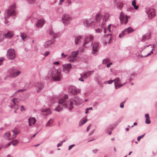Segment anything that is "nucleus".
Returning a JSON list of instances; mask_svg holds the SVG:
<instances>
[{
	"instance_id": "40",
	"label": "nucleus",
	"mask_w": 157,
	"mask_h": 157,
	"mask_svg": "<svg viewBox=\"0 0 157 157\" xmlns=\"http://www.w3.org/2000/svg\"><path fill=\"white\" fill-rule=\"evenodd\" d=\"M95 31L96 33H100L102 32V30L101 28H98L95 29Z\"/></svg>"
},
{
	"instance_id": "53",
	"label": "nucleus",
	"mask_w": 157,
	"mask_h": 157,
	"mask_svg": "<svg viewBox=\"0 0 157 157\" xmlns=\"http://www.w3.org/2000/svg\"><path fill=\"white\" fill-rule=\"evenodd\" d=\"M145 117L146 119H150V117H149L148 114H145Z\"/></svg>"
},
{
	"instance_id": "38",
	"label": "nucleus",
	"mask_w": 157,
	"mask_h": 157,
	"mask_svg": "<svg viewBox=\"0 0 157 157\" xmlns=\"http://www.w3.org/2000/svg\"><path fill=\"white\" fill-rule=\"evenodd\" d=\"M11 142L13 146H15L18 143L19 141L17 140H15Z\"/></svg>"
},
{
	"instance_id": "21",
	"label": "nucleus",
	"mask_w": 157,
	"mask_h": 157,
	"mask_svg": "<svg viewBox=\"0 0 157 157\" xmlns=\"http://www.w3.org/2000/svg\"><path fill=\"white\" fill-rule=\"evenodd\" d=\"M12 131L13 133L12 136V139L15 138L16 137L17 135L20 133V131L17 129L12 130Z\"/></svg>"
},
{
	"instance_id": "1",
	"label": "nucleus",
	"mask_w": 157,
	"mask_h": 157,
	"mask_svg": "<svg viewBox=\"0 0 157 157\" xmlns=\"http://www.w3.org/2000/svg\"><path fill=\"white\" fill-rule=\"evenodd\" d=\"M68 96L67 94H64L62 98L59 100V103L63 104L66 105V108L71 111L74 108V103L76 105H80L83 102L82 100L77 96H75L70 99V101H68Z\"/></svg>"
},
{
	"instance_id": "12",
	"label": "nucleus",
	"mask_w": 157,
	"mask_h": 157,
	"mask_svg": "<svg viewBox=\"0 0 157 157\" xmlns=\"http://www.w3.org/2000/svg\"><path fill=\"white\" fill-rule=\"evenodd\" d=\"M113 81L114 82L115 87L116 89L122 86L126 83V82H125L123 84H119L120 82H121V80L119 78H116L113 80Z\"/></svg>"
},
{
	"instance_id": "59",
	"label": "nucleus",
	"mask_w": 157,
	"mask_h": 157,
	"mask_svg": "<svg viewBox=\"0 0 157 157\" xmlns=\"http://www.w3.org/2000/svg\"><path fill=\"white\" fill-rule=\"evenodd\" d=\"M86 121H87V120H82V122H81L82 123L81 125H82L83 124H84L85 123Z\"/></svg>"
},
{
	"instance_id": "7",
	"label": "nucleus",
	"mask_w": 157,
	"mask_h": 157,
	"mask_svg": "<svg viewBox=\"0 0 157 157\" xmlns=\"http://www.w3.org/2000/svg\"><path fill=\"white\" fill-rule=\"evenodd\" d=\"M7 56L10 59H14L15 57V54L14 50L12 48L9 49L7 52Z\"/></svg>"
},
{
	"instance_id": "45",
	"label": "nucleus",
	"mask_w": 157,
	"mask_h": 157,
	"mask_svg": "<svg viewBox=\"0 0 157 157\" xmlns=\"http://www.w3.org/2000/svg\"><path fill=\"white\" fill-rule=\"evenodd\" d=\"M50 54V52L49 51H47L45 52L43 54V55L45 56H48Z\"/></svg>"
},
{
	"instance_id": "22",
	"label": "nucleus",
	"mask_w": 157,
	"mask_h": 157,
	"mask_svg": "<svg viewBox=\"0 0 157 157\" xmlns=\"http://www.w3.org/2000/svg\"><path fill=\"white\" fill-rule=\"evenodd\" d=\"M40 110L42 112L46 113L47 114H50L52 113V111L49 108L45 109L43 108L40 109Z\"/></svg>"
},
{
	"instance_id": "60",
	"label": "nucleus",
	"mask_w": 157,
	"mask_h": 157,
	"mask_svg": "<svg viewBox=\"0 0 157 157\" xmlns=\"http://www.w3.org/2000/svg\"><path fill=\"white\" fill-rule=\"evenodd\" d=\"M59 61H56L53 63L54 65H59Z\"/></svg>"
},
{
	"instance_id": "29",
	"label": "nucleus",
	"mask_w": 157,
	"mask_h": 157,
	"mask_svg": "<svg viewBox=\"0 0 157 157\" xmlns=\"http://www.w3.org/2000/svg\"><path fill=\"white\" fill-rule=\"evenodd\" d=\"M109 15L108 13H105L102 16V20L103 21V22H104V21H105L108 20L109 19Z\"/></svg>"
},
{
	"instance_id": "47",
	"label": "nucleus",
	"mask_w": 157,
	"mask_h": 157,
	"mask_svg": "<svg viewBox=\"0 0 157 157\" xmlns=\"http://www.w3.org/2000/svg\"><path fill=\"white\" fill-rule=\"evenodd\" d=\"M20 36L21 38V39L25 41V39L26 38V36L22 34H21L20 35Z\"/></svg>"
},
{
	"instance_id": "58",
	"label": "nucleus",
	"mask_w": 157,
	"mask_h": 157,
	"mask_svg": "<svg viewBox=\"0 0 157 157\" xmlns=\"http://www.w3.org/2000/svg\"><path fill=\"white\" fill-rule=\"evenodd\" d=\"M94 130H92L90 132V133L89 134V136L91 135L94 132Z\"/></svg>"
},
{
	"instance_id": "11",
	"label": "nucleus",
	"mask_w": 157,
	"mask_h": 157,
	"mask_svg": "<svg viewBox=\"0 0 157 157\" xmlns=\"http://www.w3.org/2000/svg\"><path fill=\"white\" fill-rule=\"evenodd\" d=\"M83 24L86 27H89L94 26L95 25V22L91 21L90 19H85L83 20Z\"/></svg>"
},
{
	"instance_id": "24",
	"label": "nucleus",
	"mask_w": 157,
	"mask_h": 157,
	"mask_svg": "<svg viewBox=\"0 0 157 157\" xmlns=\"http://www.w3.org/2000/svg\"><path fill=\"white\" fill-rule=\"evenodd\" d=\"M82 36H77L75 40V42L76 44H79L81 41L82 40Z\"/></svg>"
},
{
	"instance_id": "61",
	"label": "nucleus",
	"mask_w": 157,
	"mask_h": 157,
	"mask_svg": "<svg viewBox=\"0 0 157 157\" xmlns=\"http://www.w3.org/2000/svg\"><path fill=\"white\" fill-rule=\"evenodd\" d=\"M150 55H151L149 53L147 55H146V56H142L141 57V58H142V57H147V56H149Z\"/></svg>"
},
{
	"instance_id": "49",
	"label": "nucleus",
	"mask_w": 157,
	"mask_h": 157,
	"mask_svg": "<svg viewBox=\"0 0 157 157\" xmlns=\"http://www.w3.org/2000/svg\"><path fill=\"white\" fill-rule=\"evenodd\" d=\"M149 119H146L145 121V122L147 124H149L151 123V121Z\"/></svg>"
},
{
	"instance_id": "25",
	"label": "nucleus",
	"mask_w": 157,
	"mask_h": 157,
	"mask_svg": "<svg viewBox=\"0 0 157 157\" xmlns=\"http://www.w3.org/2000/svg\"><path fill=\"white\" fill-rule=\"evenodd\" d=\"M150 37L151 35L150 33H147L143 36L142 40L143 41L147 40L150 38Z\"/></svg>"
},
{
	"instance_id": "5",
	"label": "nucleus",
	"mask_w": 157,
	"mask_h": 157,
	"mask_svg": "<svg viewBox=\"0 0 157 157\" xmlns=\"http://www.w3.org/2000/svg\"><path fill=\"white\" fill-rule=\"evenodd\" d=\"M62 20L64 25L66 26L70 23L72 18L68 14H66L63 15Z\"/></svg>"
},
{
	"instance_id": "20",
	"label": "nucleus",
	"mask_w": 157,
	"mask_h": 157,
	"mask_svg": "<svg viewBox=\"0 0 157 157\" xmlns=\"http://www.w3.org/2000/svg\"><path fill=\"white\" fill-rule=\"evenodd\" d=\"M36 120L35 118L33 117H30L29 119V126H30L31 125L35 124Z\"/></svg>"
},
{
	"instance_id": "28",
	"label": "nucleus",
	"mask_w": 157,
	"mask_h": 157,
	"mask_svg": "<svg viewBox=\"0 0 157 157\" xmlns=\"http://www.w3.org/2000/svg\"><path fill=\"white\" fill-rule=\"evenodd\" d=\"M11 135V134L9 132H6L3 135V137L6 140H11V138H10V136Z\"/></svg>"
},
{
	"instance_id": "64",
	"label": "nucleus",
	"mask_w": 157,
	"mask_h": 157,
	"mask_svg": "<svg viewBox=\"0 0 157 157\" xmlns=\"http://www.w3.org/2000/svg\"><path fill=\"white\" fill-rule=\"evenodd\" d=\"M67 2L69 4L71 3V0H67Z\"/></svg>"
},
{
	"instance_id": "2",
	"label": "nucleus",
	"mask_w": 157,
	"mask_h": 157,
	"mask_svg": "<svg viewBox=\"0 0 157 157\" xmlns=\"http://www.w3.org/2000/svg\"><path fill=\"white\" fill-rule=\"evenodd\" d=\"M61 72L60 69H58L57 70L51 69L49 71L48 77H50L52 80L59 81L61 77Z\"/></svg>"
},
{
	"instance_id": "4",
	"label": "nucleus",
	"mask_w": 157,
	"mask_h": 157,
	"mask_svg": "<svg viewBox=\"0 0 157 157\" xmlns=\"http://www.w3.org/2000/svg\"><path fill=\"white\" fill-rule=\"evenodd\" d=\"M94 37L92 35H89L86 37L84 43V45L86 47H88L92 45Z\"/></svg>"
},
{
	"instance_id": "18",
	"label": "nucleus",
	"mask_w": 157,
	"mask_h": 157,
	"mask_svg": "<svg viewBox=\"0 0 157 157\" xmlns=\"http://www.w3.org/2000/svg\"><path fill=\"white\" fill-rule=\"evenodd\" d=\"M94 71H90L82 74V76L84 78H86L91 75L93 73Z\"/></svg>"
},
{
	"instance_id": "27",
	"label": "nucleus",
	"mask_w": 157,
	"mask_h": 157,
	"mask_svg": "<svg viewBox=\"0 0 157 157\" xmlns=\"http://www.w3.org/2000/svg\"><path fill=\"white\" fill-rule=\"evenodd\" d=\"M116 5L117 8L121 10L122 8H123L124 6V4L123 2H117Z\"/></svg>"
},
{
	"instance_id": "39",
	"label": "nucleus",
	"mask_w": 157,
	"mask_h": 157,
	"mask_svg": "<svg viewBox=\"0 0 157 157\" xmlns=\"http://www.w3.org/2000/svg\"><path fill=\"white\" fill-rule=\"evenodd\" d=\"M122 120H123V118H121L119 119L115 123V127H116L117 125L122 121Z\"/></svg>"
},
{
	"instance_id": "51",
	"label": "nucleus",
	"mask_w": 157,
	"mask_h": 157,
	"mask_svg": "<svg viewBox=\"0 0 157 157\" xmlns=\"http://www.w3.org/2000/svg\"><path fill=\"white\" fill-rule=\"evenodd\" d=\"M11 143V142H10L8 144H7L6 145H5V146H4V148H7L9 146H10V145Z\"/></svg>"
},
{
	"instance_id": "6",
	"label": "nucleus",
	"mask_w": 157,
	"mask_h": 157,
	"mask_svg": "<svg viewBox=\"0 0 157 157\" xmlns=\"http://www.w3.org/2000/svg\"><path fill=\"white\" fill-rule=\"evenodd\" d=\"M68 91L70 94L72 96L76 95L80 92V90L79 89L73 86L69 87Z\"/></svg>"
},
{
	"instance_id": "33",
	"label": "nucleus",
	"mask_w": 157,
	"mask_h": 157,
	"mask_svg": "<svg viewBox=\"0 0 157 157\" xmlns=\"http://www.w3.org/2000/svg\"><path fill=\"white\" fill-rule=\"evenodd\" d=\"M136 0L133 1L132 2V5L134 7V9L136 10H137L138 9L139 6L138 5H136Z\"/></svg>"
},
{
	"instance_id": "16",
	"label": "nucleus",
	"mask_w": 157,
	"mask_h": 157,
	"mask_svg": "<svg viewBox=\"0 0 157 157\" xmlns=\"http://www.w3.org/2000/svg\"><path fill=\"white\" fill-rule=\"evenodd\" d=\"M20 72H21L20 71L17 72L13 69L10 70L9 71L10 76L12 77H15L18 76Z\"/></svg>"
},
{
	"instance_id": "42",
	"label": "nucleus",
	"mask_w": 157,
	"mask_h": 157,
	"mask_svg": "<svg viewBox=\"0 0 157 157\" xmlns=\"http://www.w3.org/2000/svg\"><path fill=\"white\" fill-rule=\"evenodd\" d=\"M145 134L144 133L142 135L139 136L138 137L137 139L138 141H140V140L141 139V138L144 136Z\"/></svg>"
},
{
	"instance_id": "37",
	"label": "nucleus",
	"mask_w": 157,
	"mask_h": 157,
	"mask_svg": "<svg viewBox=\"0 0 157 157\" xmlns=\"http://www.w3.org/2000/svg\"><path fill=\"white\" fill-rule=\"evenodd\" d=\"M127 34V32H126L125 30L124 29L122 31L121 33L119 35V37L120 38H122L124 36L125 34Z\"/></svg>"
},
{
	"instance_id": "34",
	"label": "nucleus",
	"mask_w": 157,
	"mask_h": 157,
	"mask_svg": "<svg viewBox=\"0 0 157 157\" xmlns=\"http://www.w3.org/2000/svg\"><path fill=\"white\" fill-rule=\"evenodd\" d=\"M101 28L102 30H103L104 33H105V25L104 22H103L101 24Z\"/></svg>"
},
{
	"instance_id": "35",
	"label": "nucleus",
	"mask_w": 157,
	"mask_h": 157,
	"mask_svg": "<svg viewBox=\"0 0 157 157\" xmlns=\"http://www.w3.org/2000/svg\"><path fill=\"white\" fill-rule=\"evenodd\" d=\"M13 33L10 32H8L5 35V36L7 38H11L13 36Z\"/></svg>"
},
{
	"instance_id": "17",
	"label": "nucleus",
	"mask_w": 157,
	"mask_h": 157,
	"mask_svg": "<svg viewBox=\"0 0 157 157\" xmlns=\"http://www.w3.org/2000/svg\"><path fill=\"white\" fill-rule=\"evenodd\" d=\"M102 17V15L101 13V12H99L96 14V17L95 18V19L96 22H100Z\"/></svg>"
},
{
	"instance_id": "44",
	"label": "nucleus",
	"mask_w": 157,
	"mask_h": 157,
	"mask_svg": "<svg viewBox=\"0 0 157 157\" xmlns=\"http://www.w3.org/2000/svg\"><path fill=\"white\" fill-rule=\"evenodd\" d=\"M5 60L4 57H2L0 58V66L3 63V62Z\"/></svg>"
},
{
	"instance_id": "14",
	"label": "nucleus",
	"mask_w": 157,
	"mask_h": 157,
	"mask_svg": "<svg viewBox=\"0 0 157 157\" xmlns=\"http://www.w3.org/2000/svg\"><path fill=\"white\" fill-rule=\"evenodd\" d=\"M63 71L68 74L70 71L71 68V65L70 64H66L63 65Z\"/></svg>"
},
{
	"instance_id": "46",
	"label": "nucleus",
	"mask_w": 157,
	"mask_h": 157,
	"mask_svg": "<svg viewBox=\"0 0 157 157\" xmlns=\"http://www.w3.org/2000/svg\"><path fill=\"white\" fill-rule=\"evenodd\" d=\"M10 107L12 109V108H14V109H18V106H17V107H16L15 105H10Z\"/></svg>"
},
{
	"instance_id": "56",
	"label": "nucleus",
	"mask_w": 157,
	"mask_h": 157,
	"mask_svg": "<svg viewBox=\"0 0 157 157\" xmlns=\"http://www.w3.org/2000/svg\"><path fill=\"white\" fill-rule=\"evenodd\" d=\"M98 151V150L97 149H94L92 150L94 154L96 153Z\"/></svg>"
},
{
	"instance_id": "3",
	"label": "nucleus",
	"mask_w": 157,
	"mask_h": 157,
	"mask_svg": "<svg viewBox=\"0 0 157 157\" xmlns=\"http://www.w3.org/2000/svg\"><path fill=\"white\" fill-rule=\"evenodd\" d=\"M14 9V5H13L10 7L5 12V14L6 15L4 17V19H5L4 22L5 24L8 22V21H6V20L8 17H9L15 16L16 12L15 10Z\"/></svg>"
},
{
	"instance_id": "9",
	"label": "nucleus",
	"mask_w": 157,
	"mask_h": 157,
	"mask_svg": "<svg viewBox=\"0 0 157 157\" xmlns=\"http://www.w3.org/2000/svg\"><path fill=\"white\" fill-rule=\"evenodd\" d=\"M146 12L150 18H152L155 15V10L153 8H147L146 9Z\"/></svg>"
},
{
	"instance_id": "15",
	"label": "nucleus",
	"mask_w": 157,
	"mask_h": 157,
	"mask_svg": "<svg viewBox=\"0 0 157 157\" xmlns=\"http://www.w3.org/2000/svg\"><path fill=\"white\" fill-rule=\"evenodd\" d=\"M36 87V91L37 93L41 92L44 88V85L41 83H37L35 86Z\"/></svg>"
},
{
	"instance_id": "63",
	"label": "nucleus",
	"mask_w": 157,
	"mask_h": 157,
	"mask_svg": "<svg viewBox=\"0 0 157 157\" xmlns=\"http://www.w3.org/2000/svg\"><path fill=\"white\" fill-rule=\"evenodd\" d=\"M20 110H21V111H23V110H25V109L24 108V107L23 106H21Z\"/></svg>"
},
{
	"instance_id": "19",
	"label": "nucleus",
	"mask_w": 157,
	"mask_h": 157,
	"mask_svg": "<svg viewBox=\"0 0 157 157\" xmlns=\"http://www.w3.org/2000/svg\"><path fill=\"white\" fill-rule=\"evenodd\" d=\"M58 103H59V101H58ZM59 105H58L55 109L56 111L58 112L61 111L63 109V106H65L66 107V105H63V104H59Z\"/></svg>"
},
{
	"instance_id": "57",
	"label": "nucleus",
	"mask_w": 157,
	"mask_h": 157,
	"mask_svg": "<svg viewBox=\"0 0 157 157\" xmlns=\"http://www.w3.org/2000/svg\"><path fill=\"white\" fill-rule=\"evenodd\" d=\"M64 0H60L59 5H62V3L64 2Z\"/></svg>"
},
{
	"instance_id": "31",
	"label": "nucleus",
	"mask_w": 157,
	"mask_h": 157,
	"mask_svg": "<svg viewBox=\"0 0 157 157\" xmlns=\"http://www.w3.org/2000/svg\"><path fill=\"white\" fill-rule=\"evenodd\" d=\"M12 102L13 104V105H15L16 107L18 106V104L17 102L19 101V99L16 98H14L12 99Z\"/></svg>"
},
{
	"instance_id": "50",
	"label": "nucleus",
	"mask_w": 157,
	"mask_h": 157,
	"mask_svg": "<svg viewBox=\"0 0 157 157\" xmlns=\"http://www.w3.org/2000/svg\"><path fill=\"white\" fill-rule=\"evenodd\" d=\"M28 2L30 3H34L36 0H26Z\"/></svg>"
},
{
	"instance_id": "26",
	"label": "nucleus",
	"mask_w": 157,
	"mask_h": 157,
	"mask_svg": "<svg viewBox=\"0 0 157 157\" xmlns=\"http://www.w3.org/2000/svg\"><path fill=\"white\" fill-rule=\"evenodd\" d=\"M45 23V21L42 19L40 20L38 22L36 25L38 28L41 27Z\"/></svg>"
},
{
	"instance_id": "30",
	"label": "nucleus",
	"mask_w": 157,
	"mask_h": 157,
	"mask_svg": "<svg viewBox=\"0 0 157 157\" xmlns=\"http://www.w3.org/2000/svg\"><path fill=\"white\" fill-rule=\"evenodd\" d=\"M52 41L51 40H48L45 43L44 47L46 48H49L52 44Z\"/></svg>"
},
{
	"instance_id": "41",
	"label": "nucleus",
	"mask_w": 157,
	"mask_h": 157,
	"mask_svg": "<svg viewBox=\"0 0 157 157\" xmlns=\"http://www.w3.org/2000/svg\"><path fill=\"white\" fill-rule=\"evenodd\" d=\"M114 82L113 80H110L109 81H105L104 82V84H106L107 83L109 84H111L113 82Z\"/></svg>"
},
{
	"instance_id": "32",
	"label": "nucleus",
	"mask_w": 157,
	"mask_h": 157,
	"mask_svg": "<svg viewBox=\"0 0 157 157\" xmlns=\"http://www.w3.org/2000/svg\"><path fill=\"white\" fill-rule=\"evenodd\" d=\"M54 121V119H50L47 122L46 125V126L48 127L51 126Z\"/></svg>"
},
{
	"instance_id": "36",
	"label": "nucleus",
	"mask_w": 157,
	"mask_h": 157,
	"mask_svg": "<svg viewBox=\"0 0 157 157\" xmlns=\"http://www.w3.org/2000/svg\"><path fill=\"white\" fill-rule=\"evenodd\" d=\"M125 30L127 34L133 31L132 28L131 27H129L128 28L125 29Z\"/></svg>"
},
{
	"instance_id": "55",
	"label": "nucleus",
	"mask_w": 157,
	"mask_h": 157,
	"mask_svg": "<svg viewBox=\"0 0 157 157\" xmlns=\"http://www.w3.org/2000/svg\"><path fill=\"white\" fill-rule=\"evenodd\" d=\"M63 145V142H61L59 144H58L57 145V147H59Z\"/></svg>"
},
{
	"instance_id": "54",
	"label": "nucleus",
	"mask_w": 157,
	"mask_h": 157,
	"mask_svg": "<svg viewBox=\"0 0 157 157\" xmlns=\"http://www.w3.org/2000/svg\"><path fill=\"white\" fill-rule=\"evenodd\" d=\"M67 56V55L64 54L63 53H62L61 54V56L62 57V58H66Z\"/></svg>"
},
{
	"instance_id": "62",
	"label": "nucleus",
	"mask_w": 157,
	"mask_h": 157,
	"mask_svg": "<svg viewBox=\"0 0 157 157\" xmlns=\"http://www.w3.org/2000/svg\"><path fill=\"white\" fill-rule=\"evenodd\" d=\"M25 90L26 89H25L19 90L17 91V92H23L24 91H25Z\"/></svg>"
},
{
	"instance_id": "10",
	"label": "nucleus",
	"mask_w": 157,
	"mask_h": 157,
	"mask_svg": "<svg viewBox=\"0 0 157 157\" xmlns=\"http://www.w3.org/2000/svg\"><path fill=\"white\" fill-rule=\"evenodd\" d=\"M78 53L79 52L78 50L72 52L71 55L68 58V60L71 62H74Z\"/></svg>"
},
{
	"instance_id": "52",
	"label": "nucleus",
	"mask_w": 157,
	"mask_h": 157,
	"mask_svg": "<svg viewBox=\"0 0 157 157\" xmlns=\"http://www.w3.org/2000/svg\"><path fill=\"white\" fill-rule=\"evenodd\" d=\"M75 146V145L74 144H72L71 145H70L69 147H68V150H71V148L73 147H74Z\"/></svg>"
},
{
	"instance_id": "8",
	"label": "nucleus",
	"mask_w": 157,
	"mask_h": 157,
	"mask_svg": "<svg viewBox=\"0 0 157 157\" xmlns=\"http://www.w3.org/2000/svg\"><path fill=\"white\" fill-rule=\"evenodd\" d=\"M129 17L125 15L122 12H121L120 14V19L121 23L122 24H125L128 22V18Z\"/></svg>"
},
{
	"instance_id": "43",
	"label": "nucleus",
	"mask_w": 157,
	"mask_h": 157,
	"mask_svg": "<svg viewBox=\"0 0 157 157\" xmlns=\"http://www.w3.org/2000/svg\"><path fill=\"white\" fill-rule=\"evenodd\" d=\"M109 59H104L102 61V63L103 64L107 63L109 61Z\"/></svg>"
},
{
	"instance_id": "48",
	"label": "nucleus",
	"mask_w": 157,
	"mask_h": 157,
	"mask_svg": "<svg viewBox=\"0 0 157 157\" xmlns=\"http://www.w3.org/2000/svg\"><path fill=\"white\" fill-rule=\"evenodd\" d=\"M80 75L81 76V77L79 78L78 79L79 81H80L82 82H83L84 81V80L83 78V77L82 76V74H81Z\"/></svg>"
},
{
	"instance_id": "13",
	"label": "nucleus",
	"mask_w": 157,
	"mask_h": 157,
	"mask_svg": "<svg viewBox=\"0 0 157 157\" xmlns=\"http://www.w3.org/2000/svg\"><path fill=\"white\" fill-rule=\"evenodd\" d=\"M93 46L92 53L94 56L96 55L98 53V48L99 46L97 42H95L91 45Z\"/></svg>"
},
{
	"instance_id": "23",
	"label": "nucleus",
	"mask_w": 157,
	"mask_h": 157,
	"mask_svg": "<svg viewBox=\"0 0 157 157\" xmlns=\"http://www.w3.org/2000/svg\"><path fill=\"white\" fill-rule=\"evenodd\" d=\"M50 36H52L54 38H57L58 36V34L56 33L52 29H51L48 32Z\"/></svg>"
}]
</instances>
